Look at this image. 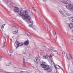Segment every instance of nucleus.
Masks as SVG:
<instances>
[{"label": "nucleus", "mask_w": 73, "mask_h": 73, "mask_svg": "<svg viewBox=\"0 0 73 73\" xmlns=\"http://www.w3.org/2000/svg\"><path fill=\"white\" fill-rule=\"evenodd\" d=\"M28 14V11L25 10L23 11L21 10L19 14V15L20 16H23L22 17V19L23 20H25V19H28L27 20V21H29V23H33V21L31 19V18L30 16L27 15Z\"/></svg>", "instance_id": "obj_1"}, {"label": "nucleus", "mask_w": 73, "mask_h": 73, "mask_svg": "<svg viewBox=\"0 0 73 73\" xmlns=\"http://www.w3.org/2000/svg\"><path fill=\"white\" fill-rule=\"evenodd\" d=\"M40 66L42 68H44L45 70H47L48 72H50L52 71V68H50L49 65H45L44 64H40Z\"/></svg>", "instance_id": "obj_2"}, {"label": "nucleus", "mask_w": 73, "mask_h": 73, "mask_svg": "<svg viewBox=\"0 0 73 73\" xmlns=\"http://www.w3.org/2000/svg\"><path fill=\"white\" fill-rule=\"evenodd\" d=\"M66 8L69 9L70 11H73V5L72 4H69L66 6Z\"/></svg>", "instance_id": "obj_3"}, {"label": "nucleus", "mask_w": 73, "mask_h": 73, "mask_svg": "<svg viewBox=\"0 0 73 73\" xmlns=\"http://www.w3.org/2000/svg\"><path fill=\"white\" fill-rule=\"evenodd\" d=\"M34 61L35 62V63H36L37 64H38V63L40 61V58L36 57Z\"/></svg>", "instance_id": "obj_4"}, {"label": "nucleus", "mask_w": 73, "mask_h": 73, "mask_svg": "<svg viewBox=\"0 0 73 73\" xmlns=\"http://www.w3.org/2000/svg\"><path fill=\"white\" fill-rule=\"evenodd\" d=\"M13 30H16L15 31H13V34H16V33H18L19 30H16V27L14 26L13 27Z\"/></svg>", "instance_id": "obj_5"}, {"label": "nucleus", "mask_w": 73, "mask_h": 73, "mask_svg": "<svg viewBox=\"0 0 73 73\" xmlns=\"http://www.w3.org/2000/svg\"><path fill=\"white\" fill-rule=\"evenodd\" d=\"M15 43L16 45L17 46H23V45H24V43L22 42L19 43V42L17 41H16L15 42Z\"/></svg>", "instance_id": "obj_6"}, {"label": "nucleus", "mask_w": 73, "mask_h": 73, "mask_svg": "<svg viewBox=\"0 0 73 73\" xmlns=\"http://www.w3.org/2000/svg\"><path fill=\"white\" fill-rule=\"evenodd\" d=\"M14 11L15 12H19V9L18 7H16L14 8Z\"/></svg>", "instance_id": "obj_7"}, {"label": "nucleus", "mask_w": 73, "mask_h": 73, "mask_svg": "<svg viewBox=\"0 0 73 73\" xmlns=\"http://www.w3.org/2000/svg\"><path fill=\"white\" fill-rule=\"evenodd\" d=\"M25 58H23V66L24 67H25L26 66V63H25Z\"/></svg>", "instance_id": "obj_8"}, {"label": "nucleus", "mask_w": 73, "mask_h": 73, "mask_svg": "<svg viewBox=\"0 0 73 73\" xmlns=\"http://www.w3.org/2000/svg\"><path fill=\"white\" fill-rule=\"evenodd\" d=\"M14 69L15 70H18L19 71V72H23V71H21V69L20 68H14Z\"/></svg>", "instance_id": "obj_9"}, {"label": "nucleus", "mask_w": 73, "mask_h": 73, "mask_svg": "<svg viewBox=\"0 0 73 73\" xmlns=\"http://www.w3.org/2000/svg\"><path fill=\"white\" fill-rule=\"evenodd\" d=\"M60 1L62 2V3H64V4H67L68 3L67 1H64L63 0H60Z\"/></svg>", "instance_id": "obj_10"}, {"label": "nucleus", "mask_w": 73, "mask_h": 73, "mask_svg": "<svg viewBox=\"0 0 73 73\" xmlns=\"http://www.w3.org/2000/svg\"><path fill=\"white\" fill-rule=\"evenodd\" d=\"M66 56L67 58H68V60H69V58H68V56H69V57H71V58H73V57H72V55H71L70 54H69V55L67 54Z\"/></svg>", "instance_id": "obj_11"}, {"label": "nucleus", "mask_w": 73, "mask_h": 73, "mask_svg": "<svg viewBox=\"0 0 73 73\" xmlns=\"http://www.w3.org/2000/svg\"><path fill=\"white\" fill-rule=\"evenodd\" d=\"M29 44V41L28 40H27L25 42H24V44L25 45H28Z\"/></svg>", "instance_id": "obj_12"}, {"label": "nucleus", "mask_w": 73, "mask_h": 73, "mask_svg": "<svg viewBox=\"0 0 73 73\" xmlns=\"http://www.w3.org/2000/svg\"><path fill=\"white\" fill-rule=\"evenodd\" d=\"M46 49V47H43L41 49V51H44V50H45V49Z\"/></svg>", "instance_id": "obj_13"}, {"label": "nucleus", "mask_w": 73, "mask_h": 73, "mask_svg": "<svg viewBox=\"0 0 73 73\" xmlns=\"http://www.w3.org/2000/svg\"><path fill=\"white\" fill-rule=\"evenodd\" d=\"M48 58V55H46L43 56V59H47Z\"/></svg>", "instance_id": "obj_14"}, {"label": "nucleus", "mask_w": 73, "mask_h": 73, "mask_svg": "<svg viewBox=\"0 0 73 73\" xmlns=\"http://www.w3.org/2000/svg\"><path fill=\"white\" fill-rule=\"evenodd\" d=\"M69 26L70 28H72L73 27V24L70 23L69 25Z\"/></svg>", "instance_id": "obj_15"}, {"label": "nucleus", "mask_w": 73, "mask_h": 73, "mask_svg": "<svg viewBox=\"0 0 73 73\" xmlns=\"http://www.w3.org/2000/svg\"><path fill=\"white\" fill-rule=\"evenodd\" d=\"M69 20L71 21V22H73V17H71L69 18Z\"/></svg>", "instance_id": "obj_16"}, {"label": "nucleus", "mask_w": 73, "mask_h": 73, "mask_svg": "<svg viewBox=\"0 0 73 73\" xmlns=\"http://www.w3.org/2000/svg\"><path fill=\"white\" fill-rule=\"evenodd\" d=\"M51 66H52V65H53V66H54V63L52 61V59H51Z\"/></svg>", "instance_id": "obj_17"}, {"label": "nucleus", "mask_w": 73, "mask_h": 73, "mask_svg": "<svg viewBox=\"0 0 73 73\" xmlns=\"http://www.w3.org/2000/svg\"><path fill=\"white\" fill-rule=\"evenodd\" d=\"M9 52L10 53H9L11 56V53H13V51L12 50H10L9 51Z\"/></svg>", "instance_id": "obj_18"}, {"label": "nucleus", "mask_w": 73, "mask_h": 73, "mask_svg": "<svg viewBox=\"0 0 73 73\" xmlns=\"http://www.w3.org/2000/svg\"><path fill=\"white\" fill-rule=\"evenodd\" d=\"M4 26H5V24H3V25L1 27L2 29H4Z\"/></svg>", "instance_id": "obj_19"}, {"label": "nucleus", "mask_w": 73, "mask_h": 73, "mask_svg": "<svg viewBox=\"0 0 73 73\" xmlns=\"http://www.w3.org/2000/svg\"><path fill=\"white\" fill-rule=\"evenodd\" d=\"M53 33L54 35H56V31H53Z\"/></svg>", "instance_id": "obj_20"}, {"label": "nucleus", "mask_w": 73, "mask_h": 73, "mask_svg": "<svg viewBox=\"0 0 73 73\" xmlns=\"http://www.w3.org/2000/svg\"><path fill=\"white\" fill-rule=\"evenodd\" d=\"M55 68L57 69H59V66H56V67H55Z\"/></svg>", "instance_id": "obj_21"}, {"label": "nucleus", "mask_w": 73, "mask_h": 73, "mask_svg": "<svg viewBox=\"0 0 73 73\" xmlns=\"http://www.w3.org/2000/svg\"><path fill=\"white\" fill-rule=\"evenodd\" d=\"M3 48H4L5 46V42H3Z\"/></svg>", "instance_id": "obj_22"}, {"label": "nucleus", "mask_w": 73, "mask_h": 73, "mask_svg": "<svg viewBox=\"0 0 73 73\" xmlns=\"http://www.w3.org/2000/svg\"><path fill=\"white\" fill-rule=\"evenodd\" d=\"M66 15H67V16H70V15H71L70 14H69V13H67Z\"/></svg>", "instance_id": "obj_23"}, {"label": "nucleus", "mask_w": 73, "mask_h": 73, "mask_svg": "<svg viewBox=\"0 0 73 73\" xmlns=\"http://www.w3.org/2000/svg\"><path fill=\"white\" fill-rule=\"evenodd\" d=\"M11 65V64L10 63H8L7 64V66H10V65Z\"/></svg>", "instance_id": "obj_24"}, {"label": "nucleus", "mask_w": 73, "mask_h": 73, "mask_svg": "<svg viewBox=\"0 0 73 73\" xmlns=\"http://www.w3.org/2000/svg\"><path fill=\"white\" fill-rule=\"evenodd\" d=\"M2 58L1 57V56L0 55V61L1 60V59Z\"/></svg>", "instance_id": "obj_25"}, {"label": "nucleus", "mask_w": 73, "mask_h": 73, "mask_svg": "<svg viewBox=\"0 0 73 73\" xmlns=\"http://www.w3.org/2000/svg\"><path fill=\"white\" fill-rule=\"evenodd\" d=\"M49 58H52V55H50V56H49Z\"/></svg>", "instance_id": "obj_26"}, {"label": "nucleus", "mask_w": 73, "mask_h": 73, "mask_svg": "<svg viewBox=\"0 0 73 73\" xmlns=\"http://www.w3.org/2000/svg\"><path fill=\"white\" fill-rule=\"evenodd\" d=\"M62 54H65V52L64 51L63 52Z\"/></svg>", "instance_id": "obj_27"}, {"label": "nucleus", "mask_w": 73, "mask_h": 73, "mask_svg": "<svg viewBox=\"0 0 73 73\" xmlns=\"http://www.w3.org/2000/svg\"><path fill=\"white\" fill-rule=\"evenodd\" d=\"M68 59H69V60H70V57L69 56H68Z\"/></svg>", "instance_id": "obj_28"}, {"label": "nucleus", "mask_w": 73, "mask_h": 73, "mask_svg": "<svg viewBox=\"0 0 73 73\" xmlns=\"http://www.w3.org/2000/svg\"><path fill=\"white\" fill-rule=\"evenodd\" d=\"M23 53L24 54H25L26 53V51H25V52H23Z\"/></svg>", "instance_id": "obj_29"}, {"label": "nucleus", "mask_w": 73, "mask_h": 73, "mask_svg": "<svg viewBox=\"0 0 73 73\" xmlns=\"http://www.w3.org/2000/svg\"><path fill=\"white\" fill-rule=\"evenodd\" d=\"M60 13H62V11H60Z\"/></svg>", "instance_id": "obj_30"}, {"label": "nucleus", "mask_w": 73, "mask_h": 73, "mask_svg": "<svg viewBox=\"0 0 73 73\" xmlns=\"http://www.w3.org/2000/svg\"><path fill=\"white\" fill-rule=\"evenodd\" d=\"M29 27H31L32 25H29Z\"/></svg>", "instance_id": "obj_31"}, {"label": "nucleus", "mask_w": 73, "mask_h": 73, "mask_svg": "<svg viewBox=\"0 0 73 73\" xmlns=\"http://www.w3.org/2000/svg\"><path fill=\"white\" fill-rule=\"evenodd\" d=\"M47 0H43V1H46Z\"/></svg>", "instance_id": "obj_32"}, {"label": "nucleus", "mask_w": 73, "mask_h": 73, "mask_svg": "<svg viewBox=\"0 0 73 73\" xmlns=\"http://www.w3.org/2000/svg\"><path fill=\"white\" fill-rule=\"evenodd\" d=\"M29 36V37H31V36Z\"/></svg>", "instance_id": "obj_33"}, {"label": "nucleus", "mask_w": 73, "mask_h": 73, "mask_svg": "<svg viewBox=\"0 0 73 73\" xmlns=\"http://www.w3.org/2000/svg\"><path fill=\"white\" fill-rule=\"evenodd\" d=\"M18 47H19V46H17V48H18Z\"/></svg>", "instance_id": "obj_34"}, {"label": "nucleus", "mask_w": 73, "mask_h": 73, "mask_svg": "<svg viewBox=\"0 0 73 73\" xmlns=\"http://www.w3.org/2000/svg\"><path fill=\"white\" fill-rule=\"evenodd\" d=\"M28 36H29V35H28Z\"/></svg>", "instance_id": "obj_35"}, {"label": "nucleus", "mask_w": 73, "mask_h": 73, "mask_svg": "<svg viewBox=\"0 0 73 73\" xmlns=\"http://www.w3.org/2000/svg\"><path fill=\"white\" fill-rule=\"evenodd\" d=\"M1 70L0 69V70Z\"/></svg>", "instance_id": "obj_36"}]
</instances>
